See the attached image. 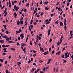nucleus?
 <instances>
[{"label":"nucleus","mask_w":73,"mask_h":73,"mask_svg":"<svg viewBox=\"0 0 73 73\" xmlns=\"http://www.w3.org/2000/svg\"><path fill=\"white\" fill-rule=\"evenodd\" d=\"M64 54L61 55V57H62V58H64Z\"/></svg>","instance_id":"obj_12"},{"label":"nucleus","mask_w":73,"mask_h":73,"mask_svg":"<svg viewBox=\"0 0 73 73\" xmlns=\"http://www.w3.org/2000/svg\"><path fill=\"white\" fill-rule=\"evenodd\" d=\"M9 38L8 37H7L6 38V40H7V41H9Z\"/></svg>","instance_id":"obj_25"},{"label":"nucleus","mask_w":73,"mask_h":73,"mask_svg":"<svg viewBox=\"0 0 73 73\" xmlns=\"http://www.w3.org/2000/svg\"><path fill=\"white\" fill-rule=\"evenodd\" d=\"M36 54H37L36 53H35L34 54H33V56L34 57H35V56H36Z\"/></svg>","instance_id":"obj_46"},{"label":"nucleus","mask_w":73,"mask_h":73,"mask_svg":"<svg viewBox=\"0 0 73 73\" xmlns=\"http://www.w3.org/2000/svg\"><path fill=\"white\" fill-rule=\"evenodd\" d=\"M65 47H64L63 48V50H62V51H64V50H65Z\"/></svg>","instance_id":"obj_43"},{"label":"nucleus","mask_w":73,"mask_h":73,"mask_svg":"<svg viewBox=\"0 0 73 73\" xmlns=\"http://www.w3.org/2000/svg\"><path fill=\"white\" fill-rule=\"evenodd\" d=\"M60 53H61V52H60V51H59L58 52H57L56 54V55H58H58H59V54H60Z\"/></svg>","instance_id":"obj_8"},{"label":"nucleus","mask_w":73,"mask_h":73,"mask_svg":"<svg viewBox=\"0 0 73 73\" xmlns=\"http://www.w3.org/2000/svg\"><path fill=\"white\" fill-rule=\"evenodd\" d=\"M64 26H66V22H64Z\"/></svg>","instance_id":"obj_38"},{"label":"nucleus","mask_w":73,"mask_h":73,"mask_svg":"<svg viewBox=\"0 0 73 73\" xmlns=\"http://www.w3.org/2000/svg\"><path fill=\"white\" fill-rule=\"evenodd\" d=\"M30 26L31 28H33V25H31Z\"/></svg>","instance_id":"obj_34"},{"label":"nucleus","mask_w":73,"mask_h":73,"mask_svg":"<svg viewBox=\"0 0 73 73\" xmlns=\"http://www.w3.org/2000/svg\"><path fill=\"white\" fill-rule=\"evenodd\" d=\"M29 31H31V27H30V26H29Z\"/></svg>","instance_id":"obj_41"},{"label":"nucleus","mask_w":73,"mask_h":73,"mask_svg":"<svg viewBox=\"0 0 73 73\" xmlns=\"http://www.w3.org/2000/svg\"><path fill=\"white\" fill-rule=\"evenodd\" d=\"M31 62V60H29L28 62V64H29Z\"/></svg>","instance_id":"obj_51"},{"label":"nucleus","mask_w":73,"mask_h":73,"mask_svg":"<svg viewBox=\"0 0 73 73\" xmlns=\"http://www.w3.org/2000/svg\"><path fill=\"white\" fill-rule=\"evenodd\" d=\"M19 32H21L22 31V30H21V29H20L19 30Z\"/></svg>","instance_id":"obj_49"},{"label":"nucleus","mask_w":73,"mask_h":73,"mask_svg":"<svg viewBox=\"0 0 73 73\" xmlns=\"http://www.w3.org/2000/svg\"><path fill=\"white\" fill-rule=\"evenodd\" d=\"M0 42H1V43H4V41L3 40H0Z\"/></svg>","instance_id":"obj_9"},{"label":"nucleus","mask_w":73,"mask_h":73,"mask_svg":"<svg viewBox=\"0 0 73 73\" xmlns=\"http://www.w3.org/2000/svg\"><path fill=\"white\" fill-rule=\"evenodd\" d=\"M30 45L31 46H32V41H30Z\"/></svg>","instance_id":"obj_37"},{"label":"nucleus","mask_w":73,"mask_h":73,"mask_svg":"<svg viewBox=\"0 0 73 73\" xmlns=\"http://www.w3.org/2000/svg\"><path fill=\"white\" fill-rule=\"evenodd\" d=\"M43 15V13H42V12L41 13H40V15L41 16Z\"/></svg>","instance_id":"obj_62"},{"label":"nucleus","mask_w":73,"mask_h":73,"mask_svg":"<svg viewBox=\"0 0 73 73\" xmlns=\"http://www.w3.org/2000/svg\"><path fill=\"white\" fill-rule=\"evenodd\" d=\"M0 61H1V62H3V59H1Z\"/></svg>","instance_id":"obj_47"},{"label":"nucleus","mask_w":73,"mask_h":73,"mask_svg":"<svg viewBox=\"0 0 73 73\" xmlns=\"http://www.w3.org/2000/svg\"><path fill=\"white\" fill-rule=\"evenodd\" d=\"M52 41V39H50L49 40V42H50Z\"/></svg>","instance_id":"obj_39"},{"label":"nucleus","mask_w":73,"mask_h":73,"mask_svg":"<svg viewBox=\"0 0 73 73\" xmlns=\"http://www.w3.org/2000/svg\"><path fill=\"white\" fill-rule=\"evenodd\" d=\"M13 3H17V1H14Z\"/></svg>","instance_id":"obj_63"},{"label":"nucleus","mask_w":73,"mask_h":73,"mask_svg":"<svg viewBox=\"0 0 73 73\" xmlns=\"http://www.w3.org/2000/svg\"><path fill=\"white\" fill-rule=\"evenodd\" d=\"M16 8V5H15L14 7V9H15Z\"/></svg>","instance_id":"obj_60"},{"label":"nucleus","mask_w":73,"mask_h":73,"mask_svg":"<svg viewBox=\"0 0 73 73\" xmlns=\"http://www.w3.org/2000/svg\"><path fill=\"white\" fill-rule=\"evenodd\" d=\"M40 73H44V72L40 71Z\"/></svg>","instance_id":"obj_64"},{"label":"nucleus","mask_w":73,"mask_h":73,"mask_svg":"<svg viewBox=\"0 0 73 73\" xmlns=\"http://www.w3.org/2000/svg\"><path fill=\"white\" fill-rule=\"evenodd\" d=\"M48 21H49V20H48V19H46L45 20V22L46 23V22H48Z\"/></svg>","instance_id":"obj_61"},{"label":"nucleus","mask_w":73,"mask_h":73,"mask_svg":"<svg viewBox=\"0 0 73 73\" xmlns=\"http://www.w3.org/2000/svg\"><path fill=\"white\" fill-rule=\"evenodd\" d=\"M7 10V8H6L4 11V13H5L4 15L5 17L7 16V12H6Z\"/></svg>","instance_id":"obj_1"},{"label":"nucleus","mask_w":73,"mask_h":73,"mask_svg":"<svg viewBox=\"0 0 73 73\" xmlns=\"http://www.w3.org/2000/svg\"><path fill=\"white\" fill-rule=\"evenodd\" d=\"M39 38V37L38 36V35L36 36V39L38 40Z\"/></svg>","instance_id":"obj_28"},{"label":"nucleus","mask_w":73,"mask_h":73,"mask_svg":"<svg viewBox=\"0 0 73 73\" xmlns=\"http://www.w3.org/2000/svg\"><path fill=\"white\" fill-rule=\"evenodd\" d=\"M48 53H49V52L47 51L43 53V54H44V55H46V54H48Z\"/></svg>","instance_id":"obj_5"},{"label":"nucleus","mask_w":73,"mask_h":73,"mask_svg":"<svg viewBox=\"0 0 73 73\" xmlns=\"http://www.w3.org/2000/svg\"><path fill=\"white\" fill-rule=\"evenodd\" d=\"M40 69L39 68L37 70V72H38V71H40Z\"/></svg>","instance_id":"obj_59"},{"label":"nucleus","mask_w":73,"mask_h":73,"mask_svg":"<svg viewBox=\"0 0 73 73\" xmlns=\"http://www.w3.org/2000/svg\"><path fill=\"white\" fill-rule=\"evenodd\" d=\"M48 3H49V2H45L44 3V4H48Z\"/></svg>","instance_id":"obj_16"},{"label":"nucleus","mask_w":73,"mask_h":73,"mask_svg":"<svg viewBox=\"0 0 73 73\" xmlns=\"http://www.w3.org/2000/svg\"><path fill=\"white\" fill-rule=\"evenodd\" d=\"M55 24H58V21H57H57H56V22H55Z\"/></svg>","instance_id":"obj_22"},{"label":"nucleus","mask_w":73,"mask_h":73,"mask_svg":"<svg viewBox=\"0 0 73 73\" xmlns=\"http://www.w3.org/2000/svg\"><path fill=\"white\" fill-rule=\"evenodd\" d=\"M16 35H17V34H18V33H19L20 32H19V31H16Z\"/></svg>","instance_id":"obj_20"},{"label":"nucleus","mask_w":73,"mask_h":73,"mask_svg":"<svg viewBox=\"0 0 73 73\" xmlns=\"http://www.w3.org/2000/svg\"><path fill=\"white\" fill-rule=\"evenodd\" d=\"M5 33H6V34H9V33L8 32V31H6L5 32Z\"/></svg>","instance_id":"obj_33"},{"label":"nucleus","mask_w":73,"mask_h":73,"mask_svg":"<svg viewBox=\"0 0 73 73\" xmlns=\"http://www.w3.org/2000/svg\"><path fill=\"white\" fill-rule=\"evenodd\" d=\"M6 54V53L5 52H3V55H5Z\"/></svg>","instance_id":"obj_52"},{"label":"nucleus","mask_w":73,"mask_h":73,"mask_svg":"<svg viewBox=\"0 0 73 73\" xmlns=\"http://www.w3.org/2000/svg\"><path fill=\"white\" fill-rule=\"evenodd\" d=\"M68 52H67L64 55V58H67V56H68Z\"/></svg>","instance_id":"obj_3"},{"label":"nucleus","mask_w":73,"mask_h":73,"mask_svg":"<svg viewBox=\"0 0 73 73\" xmlns=\"http://www.w3.org/2000/svg\"><path fill=\"white\" fill-rule=\"evenodd\" d=\"M22 46H25V44H24L23 43L21 45Z\"/></svg>","instance_id":"obj_53"},{"label":"nucleus","mask_w":73,"mask_h":73,"mask_svg":"<svg viewBox=\"0 0 73 73\" xmlns=\"http://www.w3.org/2000/svg\"><path fill=\"white\" fill-rule=\"evenodd\" d=\"M65 14H64L63 15V17H65Z\"/></svg>","instance_id":"obj_57"},{"label":"nucleus","mask_w":73,"mask_h":73,"mask_svg":"<svg viewBox=\"0 0 73 73\" xmlns=\"http://www.w3.org/2000/svg\"><path fill=\"white\" fill-rule=\"evenodd\" d=\"M50 23V22L49 21H48L46 23V24L47 25V24H49V23Z\"/></svg>","instance_id":"obj_35"},{"label":"nucleus","mask_w":73,"mask_h":73,"mask_svg":"<svg viewBox=\"0 0 73 73\" xmlns=\"http://www.w3.org/2000/svg\"><path fill=\"white\" fill-rule=\"evenodd\" d=\"M15 10L16 11H18V9H17V7H16V8H15Z\"/></svg>","instance_id":"obj_24"},{"label":"nucleus","mask_w":73,"mask_h":73,"mask_svg":"<svg viewBox=\"0 0 73 73\" xmlns=\"http://www.w3.org/2000/svg\"><path fill=\"white\" fill-rule=\"evenodd\" d=\"M45 10H48L49 9V7L47 8V7H46L45 9Z\"/></svg>","instance_id":"obj_15"},{"label":"nucleus","mask_w":73,"mask_h":73,"mask_svg":"<svg viewBox=\"0 0 73 73\" xmlns=\"http://www.w3.org/2000/svg\"><path fill=\"white\" fill-rule=\"evenodd\" d=\"M58 9L59 11H60V9H61V7H59Z\"/></svg>","instance_id":"obj_55"},{"label":"nucleus","mask_w":73,"mask_h":73,"mask_svg":"<svg viewBox=\"0 0 73 73\" xmlns=\"http://www.w3.org/2000/svg\"><path fill=\"white\" fill-rule=\"evenodd\" d=\"M63 38V35L61 36V37L60 38V40H62V38Z\"/></svg>","instance_id":"obj_29"},{"label":"nucleus","mask_w":73,"mask_h":73,"mask_svg":"<svg viewBox=\"0 0 73 73\" xmlns=\"http://www.w3.org/2000/svg\"><path fill=\"white\" fill-rule=\"evenodd\" d=\"M22 20H23V17H21L20 20V21H22Z\"/></svg>","instance_id":"obj_31"},{"label":"nucleus","mask_w":73,"mask_h":73,"mask_svg":"<svg viewBox=\"0 0 73 73\" xmlns=\"http://www.w3.org/2000/svg\"><path fill=\"white\" fill-rule=\"evenodd\" d=\"M20 37H21V39L24 38V34L23 33L21 34L20 35Z\"/></svg>","instance_id":"obj_2"},{"label":"nucleus","mask_w":73,"mask_h":73,"mask_svg":"<svg viewBox=\"0 0 73 73\" xmlns=\"http://www.w3.org/2000/svg\"><path fill=\"white\" fill-rule=\"evenodd\" d=\"M11 50H13L14 51H15V49L14 48H11Z\"/></svg>","instance_id":"obj_44"},{"label":"nucleus","mask_w":73,"mask_h":73,"mask_svg":"<svg viewBox=\"0 0 73 73\" xmlns=\"http://www.w3.org/2000/svg\"><path fill=\"white\" fill-rule=\"evenodd\" d=\"M60 26H63V24L62 22H60Z\"/></svg>","instance_id":"obj_6"},{"label":"nucleus","mask_w":73,"mask_h":73,"mask_svg":"<svg viewBox=\"0 0 73 73\" xmlns=\"http://www.w3.org/2000/svg\"><path fill=\"white\" fill-rule=\"evenodd\" d=\"M24 12H27V9H26L25 8L24 9Z\"/></svg>","instance_id":"obj_45"},{"label":"nucleus","mask_w":73,"mask_h":73,"mask_svg":"<svg viewBox=\"0 0 73 73\" xmlns=\"http://www.w3.org/2000/svg\"><path fill=\"white\" fill-rule=\"evenodd\" d=\"M8 42L10 44H12V43H13V42L12 41H8Z\"/></svg>","instance_id":"obj_19"},{"label":"nucleus","mask_w":73,"mask_h":73,"mask_svg":"<svg viewBox=\"0 0 73 73\" xmlns=\"http://www.w3.org/2000/svg\"><path fill=\"white\" fill-rule=\"evenodd\" d=\"M14 15L15 16V17L16 19H17V14H16V12H15L14 14Z\"/></svg>","instance_id":"obj_4"},{"label":"nucleus","mask_w":73,"mask_h":73,"mask_svg":"<svg viewBox=\"0 0 73 73\" xmlns=\"http://www.w3.org/2000/svg\"><path fill=\"white\" fill-rule=\"evenodd\" d=\"M69 57V54H67V57H67V58H68V57Z\"/></svg>","instance_id":"obj_58"},{"label":"nucleus","mask_w":73,"mask_h":73,"mask_svg":"<svg viewBox=\"0 0 73 73\" xmlns=\"http://www.w3.org/2000/svg\"><path fill=\"white\" fill-rule=\"evenodd\" d=\"M33 22V20H31L30 22V24L31 25L32 24V22Z\"/></svg>","instance_id":"obj_36"},{"label":"nucleus","mask_w":73,"mask_h":73,"mask_svg":"<svg viewBox=\"0 0 73 73\" xmlns=\"http://www.w3.org/2000/svg\"><path fill=\"white\" fill-rule=\"evenodd\" d=\"M20 23L21 24H23V23H23V21H20Z\"/></svg>","instance_id":"obj_18"},{"label":"nucleus","mask_w":73,"mask_h":73,"mask_svg":"<svg viewBox=\"0 0 73 73\" xmlns=\"http://www.w3.org/2000/svg\"><path fill=\"white\" fill-rule=\"evenodd\" d=\"M17 24L18 25H19V24H20V21H19V20L17 21Z\"/></svg>","instance_id":"obj_11"},{"label":"nucleus","mask_w":73,"mask_h":73,"mask_svg":"<svg viewBox=\"0 0 73 73\" xmlns=\"http://www.w3.org/2000/svg\"><path fill=\"white\" fill-rule=\"evenodd\" d=\"M35 70V68H33L32 70H31V72H33V71H34Z\"/></svg>","instance_id":"obj_21"},{"label":"nucleus","mask_w":73,"mask_h":73,"mask_svg":"<svg viewBox=\"0 0 73 73\" xmlns=\"http://www.w3.org/2000/svg\"><path fill=\"white\" fill-rule=\"evenodd\" d=\"M60 44H61L60 42H58L57 43L58 46L60 45Z\"/></svg>","instance_id":"obj_40"},{"label":"nucleus","mask_w":73,"mask_h":73,"mask_svg":"<svg viewBox=\"0 0 73 73\" xmlns=\"http://www.w3.org/2000/svg\"><path fill=\"white\" fill-rule=\"evenodd\" d=\"M54 50L52 51L51 52V54H54Z\"/></svg>","instance_id":"obj_27"},{"label":"nucleus","mask_w":73,"mask_h":73,"mask_svg":"<svg viewBox=\"0 0 73 73\" xmlns=\"http://www.w3.org/2000/svg\"><path fill=\"white\" fill-rule=\"evenodd\" d=\"M72 31H70V35H71L72 33Z\"/></svg>","instance_id":"obj_42"},{"label":"nucleus","mask_w":73,"mask_h":73,"mask_svg":"<svg viewBox=\"0 0 73 73\" xmlns=\"http://www.w3.org/2000/svg\"><path fill=\"white\" fill-rule=\"evenodd\" d=\"M25 25H27V21L26 20L25 21Z\"/></svg>","instance_id":"obj_23"},{"label":"nucleus","mask_w":73,"mask_h":73,"mask_svg":"<svg viewBox=\"0 0 73 73\" xmlns=\"http://www.w3.org/2000/svg\"><path fill=\"white\" fill-rule=\"evenodd\" d=\"M60 2H58L56 4V5H58V4H60Z\"/></svg>","instance_id":"obj_54"},{"label":"nucleus","mask_w":73,"mask_h":73,"mask_svg":"<svg viewBox=\"0 0 73 73\" xmlns=\"http://www.w3.org/2000/svg\"><path fill=\"white\" fill-rule=\"evenodd\" d=\"M40 50H44V48H42L41 46L40 47Z\"/></svg>","instance_id":"obj_13"},{"label":"nucleus","mask_w":73,"mask_h":73,"mask_svg":"<svg viewBox=\"0 0 73 73\" xmlns=\"http://www.w3.org/2000/svg\"><path fill=\"white\" fill-rule=\"evenodd\" d=\"M17 63L18 64V65H20L21 64V62H18Z\"/></svg>","instance_id":"obj_48"},{"label":"nucleus","mask_w":73,"mask_h":73,"mask_svg":"<svg viewBox=\"0 0 73 73\" xmlns=\"http://www.w3.org/2000/svg\"><path fill=\"white\" fill-rule=\"evenodd\" d=\"M29 3H27V4H26V7H28V6H29Z\"/></svg>","instance_id":"obj_14"},{"label":"nucleus","mask_w":73,"mask_h":73,"mask_svg":"<svg viewBox=\"0 0 73 73\" xmlns=\"http://www.w3.org/2000/svg\"><path fill=\"white\" fill-rule=\"evenodd\" d=\"M7 50V48H5L3 49V50Z\"/></svg>","instance_id":"obj_56"},{"label":"nucleus","mask_w":73,"mask_h":73,"mask_svg":"<svg viewBox=\"0 0 73 73\" xmlns=\"http://www.w3.org/2000/svg\"><path fill=\"white\" fill-rule=\"evenodd\" d=\"M3 27H4V28L5 29H6V30H7V25H3Z\"/></svg>","instance_id":"obj_7"},{"label":"nucleus","mask_w":73,"mask_h":73,"mask_svg":"<svg viewBox=\"0 0 73 73\" xmlns=\"http://www.w3.org/2000/svg\"><path fill=\"white\" fill-rule=\"evenodd\" d=\"M7 37V36L6 35H5L3 36V38H6Z\"/></svg>","instance_id":"obj_30"},{"label":"nucleus","mask_w":73,"mask_h":73,"mask_svg":"<svg viewBox=\"0 0 73 73\" xmlns=\"http://www.w3.org/2000/svg\"><path fill=\"white\" fill-rule=\"evenodd\" d=\"M25 49H26V48H24L23 50V51L24 52V53H26V51L25 50Z\"/></svg>","instance_id":"obj_10"},{"label":"nucleus","mask_w":73,"mask_h":73,"mask_svg":"<svg viewBox=\"0 0 73 73\" xmlns=\"http://www.w3.org/2000/svg\"><path fill=\"white\" fill-rule=\"evenodd\" d=\"M6 73H9V71H8V70H6V71H5Z\"/></svg>","instance_id":"obj_32"},{"label":"nucleus","mask_w":73,"mask_h":73,"mask_svg":"<svg viewBox=\"0 0 73 73\" xmlns=\"http://www.w3.org/2000/svg\"><path fill=\"white\" fill-rule=\"evenodd\" d=\"M51 31V30L50 29H49L48 31V32H50V31Z\"/></svg>","instance_id":"obj_50"},{"label":"nucleus","mask_w":73,"mask_h":73,"mask_svg":"<svg viewBox=\"0 0 73 73\" xmlns=\"http://www.w3.org/2000/svg\"><path fill=\"white\" fill-rule=\"evenodd\" d=\"M43 72H45V69H46L45 67H44L43 68Z\"/></svg>","instance_id":"obj_26"},{"label":"nucleus","mask_w":73,"mask_h":73,"mask_svg":"<svg viewBox=\"0 0 73 73\" xmlns=\"http://www.w3.org/2000/svg\"><path fill=\"white\" fill-rule=\"evenodd\" d=\"M2 46L3 48H5L6 47L5 45V44L2 45Z\"/></svg>","instance_id":"obj_17"}]
</instances>
